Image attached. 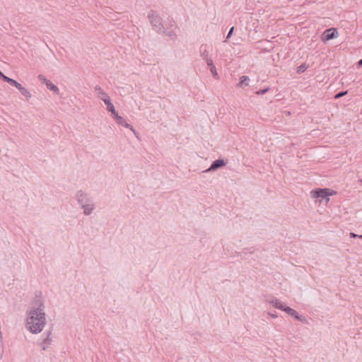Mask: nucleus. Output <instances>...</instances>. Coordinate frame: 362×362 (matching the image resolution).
<instances>
[{
  "label": "nucleus",
  "mask_w": 362,
  "mask_h": 362,
  "mask_svg": "<svg viewBox=\"0 0 362 362\" xmlns=\"http://www.w3.org/2000/svg\"><path fill=\"white\" fill-rule=\"evenodd\" d=\"M44 300L36 296L26 312L25 328L32 334H39L45 328L47 320Z\"/></svg>",
  "instance_id": "f257e3e1"
},
{
  "label": "nucleus",
  "mask_w": 362,
  "mask_h": 362,
  "mask_svg": "<svg viewBox=\"0 0 362 362\" xmlns=\"http://www.w3.org/2000/svg\"><path fill=\"white\" fill-rule=\"evenodd\" d=\"M148 18L154 31L158 33H161V32L164 31L163 20L156 11L151 10L148 13Z\"/></svg>",
  "instance_id": "f03ea898"
},
{
  "label": "nucleus",
  "mask_w": 362,
  "mask_h": 362,
  "mask_svg": "<svg viewBox=\"0 0 362 362\" xmlns=\"http://www.w3.org/2000/svg\"><path fill=\"white\" fill-rule=\"evenodd\" d=\"M336 194V192L329 188H317L310 192L313 198L319 199L322 202L324 199L327 202L329 201V197Z\"/></svg>",
  "instance_id": "7ed1b4c3"
},
{
  "label": "nucleus",
  "mask_w": 362,
  "mask_h": 362,
  "mask_svg": "<svg viewBox=\"0 0 362 362\" xmlns=\"http://www.w3.org/2000/svg\"><path fill=\"white\" fill-rule=\"evenodd\" d=\"M1 80L7 82L10 86H13L16 88L22 95H23L26 98H31V93L30 91H28L25 87H23L21 83H19L16 80L11 78L8 77L7 76L4 75L1 72Z\"/></svg>",
  "instance_id": "20e7f679"
},
{
  "label": "nucleus",
  "mask_w": 362,
  "mask_h": 362,
  "mask_svg": "<svg viewBox=\"0 0 362 362\" xmlns=\"http://www.w3.org/2000/svg\"><path fill=\"white\" fill-rule=\"evenodd\" d=\"M339 35V33L337 28H331L326 29L322 34L321 39L323 42L337 38Z\"/></svg>",
  "instance_id": "39448f33"
},
{
  "label": "nucleus",
  "mask_w": 362,
  "mask_h": 362,
  "mask_svg": "<svg viewBox=\"0 0 362 362\" xmlns=\"http://www.w3.org/2000/svg\"><path fill=\"white\" fill-rule=\"evenodd\" d=\"M52 330H47L45 331L43 334L41 336L42 337V342L41 344L42 345V350H46L49 345L52 341Z\"/></svg>",
  "instance_id": "423d86ee"
},
{
  "label": "nucleus",
  "mask_w": 362,
  "mask_h": 362,
  "mask_svg": "<svg viewBox=\"0 0 362 362\" xmlns=\"http://www.w3.org/2000/svg\"><path fill=\"white\" fill-rule=\"evenodd\" d=\"M76 200L81 206L93 202L91 197L88 194L84 193L82 190L77 192Z\"/></svg>",
  "instance_id": "0eeeda50"
},
{
  "label": "nucleus",
  "mask_w": 362,
  "mask_h": 362,
  "mask_svg": "<svg viewBox=\"0 0 362 362\" xmlns=\"http://www.w3.org/2000/svg\"><path fill=\"white\" fill-rule=\"evenodd\" d=\"M226 165V162L223 159H216L212 162L210 167L206 170L205 173L211 172L216 170L218 168H221Z\"/></svg>",
  "instance_id": "6e6552de"
},
{
  "label": "nucleus",
  "mask_w": 362,
  "mask_h": 362,
  "mask_svg": "<svg viewBox=\"0 0 362 362\" xmlns=\"http://www.w3.org/2000/svg\"><path fill=\"white\" fill-rule=\"evenodd\" d=\"M288 315L293 317L295 319L302 322H305L306 319L304 316L300 315L295 310L291 308L290 307H288L286 312Z\"/></svg>",
  "instance_id": "1a4fd4ad"
},
{
  "label": "nucleus",
  "mask_w": 362,
  "mask_h": 362,
  "mask_svg": "<svg viewBox=\"0 0 362 362\" xmlns=\"http://www.w3.org/2000/svg\"><path fill=\"white\" fill-rule=\"evenodd\" d=\"M95 89V92L97 94V96L100 99L102 100L103 101H105L106 99H108L110 98L109 95H107V93H106L102 88L100 86H95V87L94 88Z\"/></svg>",
  "instance_id": "9d476101"
},
{
  "label": "nucleus",
  "mask_w": 362,
  "mask_h": 362,
  "mask_svg": "<svg viewBox=\"0 0 362 362\" xmlns=\"http://www.w3.org/2000/svg\"><path fill=\"white\" fill-rule=\"evenodd\" d=\"M117 123L119 125H121L126 128L129 129L137 136L138 133L136 132V130L134 129V127L131 124H129L127 122L126 119L124 117H122L121 118H118V121L117 122Z\"/></svg>",
  "instance_id": "9b49d317"
},
{
  "label": "nucleus",
  "mask_w": 362,
  "mask_h": 362,
  "mask_svg": "<svg viewBox=\"0 0 362 362\" xmlns=\"http://www.w3.org/2000/svg\"><path fill=\"white\" fill-rule=\"evenodd\" d=\"M81 207L83 209V214L86 216L91 214L95 209L93 202L88 204H86L84 205H81Z\"/></svg>",
  "instance_id": "f8f14e48"
},
{
  "label": "nucleus",
  "mask_w": 362,
  "mask_h": 362,
  "mask_svg": "<svg viewBox=\"0 0 362 362\" xmlns=\"http://www.w3.org/2000/svg\"><path fill=\"white\" fill-rule=\"evenodd\" d=\"M209 47L207 45H202L199 47V55L204 60L209 57Z\"/></svg>",
  "instance_id": "ddd939ff"
},
{
  "label": "nucleus",
  "mask_w": 362,
  "mask_h": 362,
  "mask_svg": "<svg viewBox=\"0 0 362 362\" xmlns=\"http://www.w3.org/2000/svg\"><path fill=\"white\" fill-rule=\"evenodd\" d=\"M47 88L56 94H59V90L58 87L52 83L50 81L46 84Z\"/></svg>",
  "instance_id": "4468645a"
},
{
  "label": "nucleus",
  "mask_w": 362,
  "mask_h": 362,
  "mask_svg": "<svg viewBox=\"0 0 362 362\" xmlns=\"http://www.w3.org/2000/svg\"><path fill=\"white\" fill-rule=\"evenodd\" d=\"M175 29H168L164 28V31L161 32V33L165 34L167 36L170 37V38H173L176 37V34L174 31Z\"/></svg>",
  "instance_id": "2eb2a0df"
},
{
  "label": "nucleus",
  "mask_w": 362,
  "mask_h": 362,
  "mask_svg": "<svg viewBox=\"0 0 362 362\" xmlns=\"http://www.w3.org/2000/svg\"><path fill=\"white\" fill-rule=\"evenodd\" d=\"M104 103L107 105V110L110 112H113L115 106L111 103L110 98L108 99H106L105 101H103Z\"/></svg>",
  "instance_id": "dca6fc26"
},
{
  "label": "nucleus",
  "mask_w": 362,
  "mask_h": 362,
  "mask_svg": "<svg viewBox=\"0 0 362 362\" xmlns=\"http://www.w3.org/2000/svg\"><path fill=\"white\" fill-rule=\"evenodd\" d=\"M250 81V78L247 76H243L240 77V83H239V85L243 86H248V82Z\"/></svg>",
  "instance_id": "f3484780"
},
{
  "label": "nucleus",
  "mask_w": 362,
  "mask_h": 362,
  "mask_svg": "<svg viewBox=\"0 0 362 362\" xmlns=\"http://www.w3.org/2000/svg\"><path fill=\"white\" fill-rule=\"evenodd\" d=\"M209 68L210 69V71H211L214 78L218 79L219 76H218V74L217 73V71H216L215 65L214 64L211 65V66H209Z\"/></svg>",
  "instance_id": "a211bd4d"
},
{
  "label": "nucleus",
  "mask_w": 362,
  "mask_h": 362,
  "mask_svg": "<svg viewBox=\"0 0 362 362\" xmlns=\"http://www.w3.org/2000/svg\"><path fill=\"white\" fill-rule=\"evenodd\" d=\"M288 307V306L284 305V303L280 300H279L276 305L275 306L276 308L281 310L282 311H284V312H286Z\"/></svg>",
  "instance_id": "6ab92c4d"
},
{
  "label": "nucleus",
  "mask_w": 362,
  "mask_h": 362,
  "mask_svg": "<svg viewBox=\"0 0 362 362\" xmlns=\"http://www.w3.org/2000/svg\"><path fill=\"white\" fill-rule=\"evenodd\" d=\"M168 24H169V28H168V29H176L177 28L176 23L173 19L168 18Z\"/></svg>",
  "instance_id": "aec40b11"
},
{
  "label": "nucleus",
  "mask_w": 362,
  "mask_h": 362,
  "mask_svg": "<svg viewBox=\"0 0 362 362\" xmlns=\"http://www.w3.org/2000/svg\"><path fill=\"white\" fill-rule=\"evenodd\" d=\"M39 81L42 83H45V85L49 81V80H47L46 78V77L42 75V74H40L38 75L37 76Z\"/></svg>",
  "instance_id": "412c9836"
},
{
  "label": "nucleus",
  "mask_w": 362,
  "mask_h": 362,
  "mask_svg": "<svg viewBox=\"0 0 362 362\" xmlns=\"http://www.w3.org/2000/svg\"><path fill=\"white\" fill-rule=\"evenodd\" d=\"M269 87H267V88H265L260 89V90H257V91H256V93H256L257 95H264V94H265L266 93H267V92L269 91Z\"/></svg>",
  "instance_id": "4be33fe9"
},
{
  "label": "nucleus",
  "mask_w": 362,
  "mask_h": 362,
  "mask_svg": "<svg viewBox=\"0 0 362 362\" xmlns=\"http://www.w3.org/2000/svg\"><path fill=\"white\" fill-rule=\"evenodd\" d=\"M346 93H347V90H346V91H340V92L337 93V94H335L334 98L335 99H339V98L344 96Z\"/></svg>",
  "instance_id": "5701e85b"
},
{
  "label": "nucleus",
  "mask_w": 362,
  "mask_h": 362,
  "mask_svg": "<svg viewBox=\"0 0 362 362\" xmlns=\"http://www.w3.org/2000/svg\"><path fill=\"white\" fill-rule=\"evenodd\" d=\"M307 69V66L305 64H301L297 68V72L298 73H302L304 71H305Z\"/></svg>",
  "instance_id": "b1692460"
},
{
  "label": "nucleus",
  "mask_w": 362,
  "mask_h": 362,
  "mask_svg": "<svg viewBox=\"0 0 362 362\" xmlns=\"http://www.w3.org/2000/svg\"><path fill=\"white\" fill-rule=\"evenodd\" d=\"M233 31H234V27H231L230 29L229 30L228 34H227V36H226V41H227L233 35Z\"/></svg>",
  "instance_id": "393cba45"
},
{
  "label": "nucleus",
  "mask_w": 362,
  "mask_h": 362,
  "mask_svg": "<svg viewBox=\"0 0 362 362\" xmlns=\"http://www.w3.org/2000/svg\"><path fill=\"white\" fill-rule=\"evenodd\" d=\"M204 61L206 62L208 66L214 65L213 60L210 57H207L206 59H204Z\"/></svg>",
  "instance_id": "a878e982"
},
{
  "label": "nucleus",
  "mask_w": 362,
  "mask_h": 362,
  "mask_svg": "<svg viewBox=\"0 0 362 362\" xmlns=\"http://www.w3.org/2000/svg\"><path fill=\"white\" fill-rule=\"evenodd\" d=\"M112 117L115 119L116 122L118 121V118H121L122 117L118 115L117 111L115 110V108H114L113 112H111Z\"/></svg>",
  "instance_id": "bb28decb"
},
{
  "label": "nucleus",
  "mask_w": 362,
  "mask_h": 362,
  "mask_svg": "<svg viewBox=\"0 0 362 362\" xmlns=\"http://www.w3.org/2000/svg\"><path fill=\"white\" fill-rule=\"evenodd\" d=\"M279 299L277 298H272V300H268L270 304H272L274 307H275L279 302Z\"/></svg>",
  "instance_id": "cd10ccee"
},
{
  "label": "nucleus",
  "mask_w": 362,
  "mask_h": 362,
  "mask_svg": "<svg viewBox=\"0 0 362 362\" xmlns=\"http://www.w3.org/2000/svg\"><path fill=\"white\" fill-rule=\"evenodd\" d=\"M358 236H361V235H357L353 232L350 233V237L351 238H358Z\"/></svg>",
  "instance_id": "c85d7f7f"
},
{
  "label": "nucleus",
  "mask_w": 362,
  "mask_h": 362,
  "mask_svg": "<svg viewBox=\"0 0 362 362\" xmlns=\"http://www.w3.org/2000/svg\"><path fill=\"white\" fill-rule=\"evenodd\" d=\"M357 66L358 67H361L362 66V58L357 62Z\"/></svg>",
  "instance_id": "c756f323"
},
{
  "label": "nucleus",
  "mask_w": 362,
  "mask_h": 362,
  "mask_svg": "<svg viewBox=\"0 0 362 362\" xmlns=\"http://www.w3.org/2000/svg\"><path fill=\"white\" fill-rule=\"evenodd\" d=\"M273 317H275L276 315H274V313H272V315H271Z\"/></svg>",
  "instance_id": "7c9ffc66"
},
{
  "label": "nucleus",
  "mask_w": 362,
  "mask_h": 362,
  "mask_svg": "<svg viewBox=\"0 0 362 362\" xmlns=\"http://www.w3.org/2000/svg\"><path fill=\"white\" fill-rule=\"evenodd\" d=\"M273 317H275L276 315H274V313H272V315H271Z\"/></svg>",
  "instance_id": "2f4dec72"
},
{
  "label": "nucleus",
  "mask_w": 362,
  "mask_h": 362,
  "mask_svg": "<svg viewBox=\"0 0 362 362\" xmlns=\"http://www.w3.org/2000/svg\"><path fill=\"white\" fill-rule=\"evenodd\" d=\"M358 238L362 239V235H361V236H358Z\"/></svg>",
  "instance_id": "473e14b6"
}]
</instances>
